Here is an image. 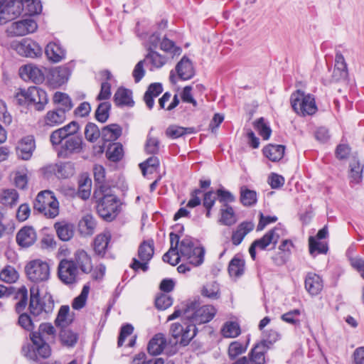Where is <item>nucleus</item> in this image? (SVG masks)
<instances>
[{"instance_id":"13d9d810","label":"nucleus","mask_w":364,"mask_h":364,"mask_svg":"<svg viewBox=\"0 0 364 364\" xmlns=\"http://www.w3.org/2000/svg\"><path fill=\"white\" fill-rule=\"evenodd\" d=\"M255 128L258 131L259 134L263 138L264 140H267L271 135L272 129L271 128L264 122V119L263 117H260L257 119L255 123Z\"/></svg>"},{"instance_id":"c9c22d12","label":"nucleus","mask_w":364,"mask_h":364,"mask_svg":"<svg viewBox=\"0 0 364 364\" xmlns=\"http://www.w3.org/2000/svg\"><path fill=\"white\" fill-rule=\"evenodd\" d=\"M240 200L245 207L254 206L257 202V192L247 188L246 186H242L240 188Z\"/></svg>"},{"instance_id":"f257e3e1","label":"nucleus","mask_w":364,"mask_h":364,"mask_svg":"<svg viewBox=\"0 0 364 364\" xmlns=\"http://www.w3.org/2000/svg\"><path fill=\"white\" fill-rule=\"evenodd\" d=\"M100 193L102 197L96 205L97 214L106 221H112L120 211L119 198L112 193V188L108 186H100Z\"/></svg>"},{"instance_id":"0eeeda50","label":"nucleus","mask_w":364,"mask_h":364,"mask_svg":"<svg viewBox=\"0 0 364 364\" xmlns=\"http://www.w3.org/2000/svg\"><path fill=\"white\" fill-rule=\"evenodd\" d=\"M82 136L65 137L55 147H53L58 158L71 159L74 155L80 154L83 150Z\"/></svg>"},{"instance_id":"e2e57ef3","label":"nucleus","mask_w":364,"mask_h":364,"mask_svg":"<svg viewBox=\"0 0 364 364\" xmlns=\"http://www.w3.org/2000/svg\"><path fill=\"white\" fill-rule=\"evenodd\" d=\"M0 279L7 283H12L18 279V273L14 268L7 267L0 272Z\"/></svg>"},{"instance_id":"774afa93","label":"nucleus","mask_w":364,"mask_h":364,"mask_svg":"<svg viewBox=\"0 0 364 364\" xmlns=\"http://www.w3.org/2000/svg\"><path fill=\"white\" fill-rule=\"evenodd\" d=\"M166 134L172 139H177L186 134L185 127L171 125L167 128Z\"/></svg>"},{"instance_id":"2f4dec72","label":"nucleus","mask_w":364,"mask_h":364,"mask_svg":"<svg viewBox=\"0 0 364 364\" xmlns=\"http://www.w3.org/2000/svg\"><path fill=\"white\" fill-rule=\"evenodd\" d=\"M58 237L62 241H69L74 235L73 224L65 222H58L54 225Z\"/></svg>"},{"instance_id":"39448f33","label":"nucleus","mask_w":364,"mask_h":364,"mask_svg":"<svg viewBox=\"0 0 364 364\" xmlns=\"http://www.w3.org/2000/svg\"><path fill=\"white\" fill-rule=\"evenodd\" d=\"M33 209L48 218H54L59 214V203L51 191H43L37 195Z\"/></svg>"},{"instance_id":"4d7b16f0","label":"nucleus","mask_w":364,"mask_h":364,"mask_svg":"<svg viewBox=\"0 0 364 364\" xmlns=\"http://www.w3.org/2000/svg\"><path fill=\"white\" fill-rule=\"evenodd\" d=\"M169 236L171 247L168 251L166 252L162 257V259L164 262H169L170 254H172L173 252H177L178 247L181 242L180 236L178 234L171 232Z\"/></svg>"},{"instance_id":"dca6fc26","label":"nucleus","mask_w":364,"mask_h":364,"mask_svg":"<svg viewBox=\"0 0 364 364\" xmlns=\"http://www.w3.org/2000/svg\"><path fill=\"white\" fill-rule=\"evenodd\" d=\"M46 73V80L48 85L57 89L65 84L70 75V70H44Z\"/></svg>"},{"instance_id":"bb28decb","label":"nucleus","mask_w":364,"mask_h":364,"mask_svg":"<svg viewBox=\"0 0 364 364\" xmlns=\"http://www.w3.org/2000/svg\"><path fill=\"white\" fill-rule=\"evenodd\" d=\"M163 92L162 84L154 82L149 85L144 95V100L149 109L154 105V97H158Z\"/></svg>"},{"instance_id":"49530a36","label":"nucleus","mask_w":364,"mask_h":364,"mask_svg":"<svg viewBox=\"0 0 364 364\" xmlns=\"http://www.w3.org/2000/svg\"><path fill=\"white\" fill-rule=\"evenodd\" d=\"M62 343L67 346H74L77 341V334L71 330L62 327L59 335Z\"/></svg>"},{"instance_id":"8fccbe9b","label":"nucleus","mask_w":364,"mask_h":364,"mask_svg":"<svg viewBox=\"0 0 364 364\" xmlns=\"http://www.w3.org/2000/svg\"><path fill=\"white\" fill-rule=\"evenodd\" d=\"M102 130L92 122H88L85 128V139L90 142L96 141L101 136Z\"/></svg>"},{"instance_id":"a878e982","label":"nucleus","mask_w":364,"mask_h":364,"mask_svg":"<svg viewBox=\"0 0 364 364\" xmlns=\"http://www.w3.org/2000/svg\"><path fill=\"white\" fill-rule=\"evenodd\" d=\"M166 345V341L162 333L156 334L149 342L148 353L151 355H160Z\"/></svg>"},{"instance_id":"a211bd4d","label":"nucleus","mask_w":364,"mask_h":364,"mask_svg":"<svg viewBox=\"0 0 364 364\" xmlns=\"http://www.w3.org/2000/svg\"><path fill=\"white\" fill-rule=\"evenodd\" d=\"M166 62V58L155 50L149 51L144 59L138 62L134 68H144V67H152L160 68Z\"/></svg>"},{"instance_id":"c03bdc74","label":"nucleus","mask_w":364,"mask_h":364,"mask_svg":"<svg viewBox=\"0 0 364 364\" xmlns=\"http://www.w3.org/2000/svg\"><path fill=\"white\" fill-rule=\"evenodd\" d=\"M309 253L314 256V254H326L328 247L326 242L318 241L314 237L311 236L309 238Z\"/></svg>"},{"instance_id":"f704fd0d","label":"nucleus","mask_w":364,"mask_h":364,"mask_svg":"<svg viewBox=\"0 0 364 364\" xmlns=\"http://www.w3.org/2000/svg\"><path fill=\"white\" fill-rule=\"evenodd\" d=\"M110 240L111 234L109 232L100 234L95 238L94 250L97 255L101 257L105 255Z\"/></svg>"},{"instance_id":"aec40b11","label":"nucleus","mask_w":364,"mask_h":364,"mask_svg":"<svg viewBox=\"0 0 364 364\" xmlns=\"http://www.w3.org/2000/svg\"><path fill=\"white\" fill-rule=\"evenodd\" d=\"M36 239V230L31 226H24L21 228L16 237L17 244L22 247H28L33 245Z\"/></svg>"},{"instance_id":"864d4df0","label":"nucleus","mask_w":364,"mask_h":364,"mask_svg":"<svg viewBox=\"0 0 364 364\" xmlns=\"http://www.w3.org/2000/svg\"><path fill=\"white\" fill-rule=\"evenodd\" d=\"M90 287L88 284L84 285L81 293L79 296L73 299L72 306L75 310H80L85 306L86 301L88 296Z\"/></svg>"},{"instance_id":"b1692460","label":"nucleus","mask_w":364,"mask_h":364,"mask_svg":"<svg viewBox=\"0 0 364 364\" xmlns=\"http://www.w3.org/2000/svg\"><path fill=\"white\" fill-rule=\"evenodd\" d=\"M66 119V113L58 108L48 111L44 117V124L47 127H56Z\"/></svg>"},{"instance_id":"09e8293b","label":"nucleus","mask_w":364,"mask_h":364,"mask_svg":"<svg viewBox=\"0 0 364 364\" xmlns=\"http://www.w3.org/2000/svg\"><path fill=\"white\" fill-rule=\"evenodd\" d=\"M107 159L113 162L119 161L123 157V147L120 143H114L107 151Z\"/></svg>"},{"instance_id":"6e6d98bb","label":"nucleus","mask_w":364,"mask_h":364,"mask_svg":"<svg viewBox=\"0 0 364 364\" xmlns=\"http://www.w3.org/2000/svg\"><path fill=\"white\" fill-rule=\"evenodd\" d=\"M160 48L166 53H170L173 55H178L181 53V48L175 45V43L166 37H164L160 43Z\"/></svg>"},{"instance_id":"4c0bfd02","label":"nucleus","mask_w":364,"mask_h":364,"mask_svg":"<svg viewBox=\"0 0 364 364\" xmlns=\"http://www.w3.org/2000/svg\"><path fill=\"white\" fill-rule=\"evenodd\" d=\"M154 253V241H143L138 250V256L141 261H150Z\"/></svg>"},{"instance_id":"de8ad7c7","label":"nucleus","mask_w":364,"mask_h":364,"mask_svg":"<svg viewBox=\"0 0 364 364\" xmlns=\"http://www.w3.org/2000/svg\"><path fill=\"white\" fill-rule=\"evenodd\" d=\"M82 232L86 235H92L96 227V221L91 215H85L79 223Z\"/></svg>"},{"instance_id":"338daca9","label":"nucleus","mask_w":364,"mask_h":364,"mask_svg":"<svg viewBox=\"0 0 364 364\" xmlns=\"http://www.w3.org/2000/svg\"><path fill=\"white\" fill-rule=\"evenodd\" d=\"M134 331V327L132 324L127 323L121 327L119 336L118 338L117 345L119 347L122 346L127 337L131 335Z\"/></svg>"},{"instance_id":"0e129e2a","label":"nucleus","mask_w":364,"mask_h":364,"mask_svg":"<svg viewBox=\"0 0 364 364\" xmlns=\"http://www.w3.org/2000/svg\"><path fill=\"white\" fill-rule=\"evenodd\" d=\"M159 144L160 141L157 138L150 136L149 134L145 144L146 153L153 155L157 154L159 151Z\"/></svg>"},{"instance_id":"f8f14e48","label":"nucleus","mask_w":364,"mask_h":364,"mask_svg":"<svg viewBox=\"0 0 364 364\" xmlns=\"http://www.w3.org/2000/svg\"><path fill=\"white\" fill-rule=\"evenodd\" d=\"M77 267L73 260L63 259L58 264V275L65 284H73L77 282Z\"/></svg>"},{"instance_id":"423d86ee","label":"nucleus","mask_w":364,"mask_h":364,"mask_svg":"<svg viewBox=\"0 0 364 364\" xmlns=\"http://www.w3.org/2000/svg\"><path fill=\"white\" fill-rule=\"evenodd\" d=\"M173 255H179L186 257L188 263L195 267L200 266L204 261L205 249L203 247H196L193 238L186 236L180 242L177 252Z\"/></svg>"},{"instance_id":"052dcab7","label":"nucleus","mask_w":364,"mask_h":364,"mask_svg":"<svg viewBox=\"0 0 364 364\" xmlns=\"http://www.w3.org/2000/svg\"><path fill=\"white\" fill-rule=\"evenodd\" d=\"M215 193L218 196V199L220 203H223V205H229V203H233L235 201V196L229 191L225 190L224 188H218Z\"/></svg>"},{"instance_id":"c85d7f7f","label":"nucleus","mask_w":364,"mask_h":364,"mask_svg":"<svg viewBox=\"0 0 364 364\" xmlns=\"http://www.w3.org/2000/svg\"><path fill=\"white\" fill-rule=\"evenodd\" d=\"M122 133V127L117 124H111L102 129L101 137L105 143L116 141Z\"/></svg>"},{"instance_id":"2eb2a0df","label":"nucleus","mask_w":364,"mask_h":364,"mask_svg":"<svg viewBox=\"0 0 364 364\" xmlns=\"http://www.w3.org/2000/svg\"><path fill=\"white\" fill-rule=\"evenodd\" d=\"M16 52L23 56L35 58L41 55L42 49L35 41L24 38L14 45Z\"/></svg>"},{"instance_id":"7ed1b4c3","label":"nucleus","mask_w":364,"mask_h":364,"mask_svg":"<svg viewBox=\"0 0 364 364\" xmlns=\"http://www.w3.org/2000/svg\"><path fill=\"white\" fill-rule=\"evenodd\" d=\"M217 311L212 305L200 306L199 301L194 300L186 303L183 311V317L196 324H203L210 321Z\"/></svg>"},{"instance_id":"5701e85b","label":"nucleus","mask_w":364,"mask_h":364,"mask_svg":"<svg viewBox=\"0 0 364 364\" xmlns=\"http://www.w3.org/2000/svg\"><path fill=\"white\" fill-rule=\"evenodd\" d=\"M45 53L48 60L54 63L60 62L65 57V50L55 43H48L46 47Z\"/></svg>"},{"instance_id":"c756f323","label":"nucleus","mask_w":364,"mask_h":364,"mask_svg":"<svg viewBox=\"0 0 364 364\" xmlns=\"http://www.w3.org/2000/svg\"><path fill=\"white\" fill-rule=\"evenodd\" d=\"M20 77L24 81H31L35 84H41L46 80V71L43 70H19Z\"/></svg>"},{"instance_id":"603ef678","label":"nucleus","mask_w":364,"mask_h":364,"mask_svg":"<svg viewBox=\"0 0 364 364\" xmlns=\"http://www.w3.org/2000/svg\"><path fill=\"white\" fill-rule=\"evenodd\" d=\"M240 333V327L236 322H226L222 328V333L226 338H235Z\"/></svg>"},{"instance_id":"4468645a","label":"nucleus","mask_w":364,"mask_h":364,"mask_svg":"<svg viewBox=\"0 0 364 364\" xmlns=\"http://www.w3.org/2000/svg\"><path fill=\"white\" fill-rule=\"evenodd\" d=\"M38 28L36 22L31 18H27L12 23L7 28L9 35L21 36L33 33Z\"/></svg>"},{"instance_id":"20e7f679","label":"nucleus","mask_w":364,"mask_h":364,"mask_svg":"<svg viewBox=\"0 0 364 364\" xmlns=\"http://www.w3.org/2000/svg\"><path fill=\"white\" fill-rule=\"evenodd\" d=\"M32 343H27L22 346L21 353L28 360L37 362L38 358H48L51 355L50 346L44 341L39 333H31Z\"/></svg>"},{"instance_id":"680f3d73","label":"nucleus","mask_w":364,"mask_h":364,"mask_svg":"<svg viewBox=\"0 0 364 364\" xmlns=\"http://www.w3.org/2000/svg\"><path fill=\"white\" fill-rule=\"evenodd\" d=\"M173 304V298L166 294L161 293L155 299V306L159 310H165Z\"/></svg>"},{"instance_id":"ddd939ff","label":"nucleus","mask_w":364,"mask_h":364,"mask_svg":"<svg viewBox=\"0 0 364 364\" xmlns=\"http://www.w3.org/2000/svg\"><path fill=\"white\" fill-rule=\"evenodd\" d=\"M79 131V124L75 121H72L63 127L52 132L50 135V141L53 147H55L65 137L81 136L78 134Z\"/></svg>"},{"instance_id":"4be33fe9","label":"nucleus","mask_w":364,"mask_h":364,"mask_svg":"<svg viewBox=\"0 0 364 364\" xmlns=\"http://www.w3.org/2000/svg\"><path fill=\"white\" fill-rule=\"evenodd\" d=\"M113 100L116 106L119 107H132L134 105V101L132 99V90L124 87H119L117 89L114 93Z\"/></svg>"},{"instance_id":"58836bf2","label":"nucleus","mask_w":364,"mask_h":364,"mask_svg":"<svg viewBox=\"0 0 364 364\" xmlns=\"http://www.w3.org/2000/svg\"><path fill=\"white\" fill-rule=\"evenodd\" d=\"M51 171H53L58 178H67L73 175L74 168L73 165L70 162L60 163L53 166L51 167Z\"/></svg>"},{"instance_id":"ea45409f","label":"nucleus","mask_w":364,"mask_h":364,"mask_svg":"<svg viewBox=\"0 0 364 364\" xmlns=\"http://www.w3.org/2000/svg\"><path fill=\"white\" fill-rule=\"evenodd\" d=\"M250 343V338L248 337L245 343L243 344L239 341H235L230 343L228 347V356L230 360L235 359L238 355L242 354L247 350Z\"/></svg>"},{"instance_id":"f03ea898","label":"nucleus","mask_w":364,"mask_h":364,"mask_svg":"<svg viewBox=\"0 0 364 364\" xmlns=\"http://www.w3.org/2000/svg\"><path fill=\"white\" fill-rule=\"evenodd\" d=\"M54 308V301L51 295L40 297L39 289L33 286L30 288L28 310L30 314L37 320L46 319Z\"/></svg>"},{"instance_id":"79ce46f5","label":"nucleus","mask_w":364,"mask_h":364,"mask_svg":"<svg viewBox=\"0 0 364 364\" xmlns=\"http://www.w3.org/2000/svg\"><path fill=\"white\" fill-rule=\"evenodd\" d=\"M111 104L109 102H100L95 112V118L99 122L105 123L109 117Z\"/></svg>"},{"instance_id":"a18cd8bd","label":"nucleus","mask_w":364,"mask_h":364,"mask_svg":"<svg viewBox=\"0 0 364 364\" xmlns=\"http://www.w3.org/2000/svg\"><path fill=\"white\" fill-rule=\"evenodd\" d=\"M159 166V159L157 156H152L139 164L142 174L145 176L148 173H152Z\"/></svg>"},{"instance_id":"37998d69","label":"nucleus","mask_w":364,"mask_h":364,"mask_svg":"<svg viewBox=\"0 0 364 364\" xmlns=\"http://www.w3.org/2000/svg\"><path fill=\"white\" fill-rule=\"evenodd\" d=\"M18 200V193L15 189H4L0 198V203L11 207L15 205Z\"/></svg>"},{"instance_id":"cd10ccee","label":"nucleus","mask_w":364,"mask_h":364,"mask_svg":"<svg viewBox=\"0 0 364 364\" xmlns=\"http://www.w3.org/2000/svg\"><path fill=\"white\" fill-rule=\"evenodd\" d=\"M349 178L351 183H359L363 178V165L360 164L356 154L353 155L349 164Z\"/></svg>"},{"instance_id":"473e14b6","label":"nucleus","mask_w":364,"mask_h":364,"mask_svg":"<svg viewBox=\"0 0 364 364\" xmlns=\"http://www.w3.org/2000/svg\"><path fill=\"white\" fill-rule=\"evenodd\" d=\"M220 218L218 222L226 226H232L237 219L233 208L230 205H223L220 210Z\"/></svg>"},{"instance_id":"72a5a7b5","label":"nucleus","mask_w":364,"mask_h":364,"mask_svg":"<svg viewBox=\"0 0 364 364\" xmlns=\"http://www.w3.org/2000/svg\"><path fill=\"white\" fill-rule=\"evenodd\" d=\"M284 145L269 144L263 149L264 155L272 161H279L284 154Z\"/></svg>"},{"instance_id":"69168bd1","label":"nucleus","mask_w":364,"mask_h":364,"mask_svg":"<svg viewBox=\"0 0 364 364\" xmlns=\"http://www.w3.org/2000/svg\"><path fill=\"white\" fill-rule=\"evenodd\" d=\"M69 311L70 308L68 306H62L60 308L57 318L55 320V324L57 327H65L68 324L66 319Z\"/></svg>"},{"instance_id":"9b49d317","label":"nucleus","mask_w":364,"mask_h":364,"mask_svg":"<svg viewBox=\"0 0 364 364\" xmlns=\"http://www.w3.org/2000/svg\"><path fill=\"white\" fill-rule=\"evenodd\" d=\"M23 11V4L19 0H0V24L17 18Z\"/></svg>"},{"instance_id":"a19ab883","label":"nucleus","mask_w":364,"mask_h":364,"mask_svg":"<svg viewBox=\"0 0 364 364\" xmlns=\"http://www.w3.org/2000/svg\"><path fill=\"white\" fill-rule=\"evenodd\" d=\"M16 298L18 301L15 305V311L18 314L23 313L28 305V291L25 287H21L16 292Z\"/></svg>"},{"instance_id":"3c124183","label":"nucleus","mask_w":364,"mask_h":364,"mask_svg":"<svg viewBox=\"0 0 364 364\" xmlns=\"http://www.w3.org/2000/svg\"><path fill=\"white\" fill-rule=\"evenodd\" d=\"M18 314V324L26 331H32L34 329L33 323L39 320H37V318L34 319L31 314H28L26 312Z\"/></svg>"},{"instance_id":"bf43d9fd","label":"nucleus","mask_w":364,"mask_h":364,"mask_svg":"<svg viewBox=\"0 0 364 364\" xmlns=\"http://www.w3.org/2000/svg\"><path fill=\"white\" fill-rule=\"evenodd\" d=\"M301 315V311L299 309H294L289 311L281 316V319L289 324L295 326H300V319L299 318Z\"/></svg>"},{"instance_id":"393cba45","label":"nucleus","mask_w":364,"mask_h":364,"mask_svg":"<svg viewBox=\"0 0 364 364\" xmlns=\"http://www.w3.org/2000/svg\"><path fill=\"white\" fill-rule=\"evenodd\" d=\"M245 261L241 255H235L230 261L228 271L230 277H240L245 273Z\"/></svg>"},{"instance_id":"f3484780","label":"nucleus","mask_w":364,"mask_h":364,"mask_svg":"<svg viewBox=\"0 0 364 364\" xmlns=\"http://www.w3.org/2000/svg\"><path fill=\"white\" fill-rule=\"evenodd\" d=\"M26 93L29 105H33L37 111L44 109L48 103V95L44 90L33 86L26 90Z\"/></svg>"},{"instance_id":"9d476101","label":"nucleus","mask_w":364,"mask_h":364,"mask_svg":"<svg viewBox=\"0 0 364 364\" xmlns=\"http://www.w3.org/2000/svg\"><path fill=\"white\" fill-rule=\"evenodd\" d=\"M281 230V228L275 227L269 230L261 238L254 240L249 247V252L251 258L253 260H255L256 248H258L260 250H264L268 246L272 245V249H274L280 238V234L279 232Z\"/></svg>"},{"instance_id":"5fc2aeb1","label":"nucleus","mask_w":364,"mask_h":364,"mask_svg":"<svg viewBox=\"0 0 364 364\" xmlns=\"http://www.w3.org/2000/svg\"><path fill=\"white\" fill-rule=\"evenodd\" d=\"M176 74L181 80H188L195 75V72L194 70H171L169 79L173 84L176 83Z\"/></svg>"},{"instance_id":"e433bc0d","label":"nucleus","mask_w":364,"mask_h":364,"mask_svg":"<svg viewBox=\"0 0 364 364\" xmlns=\"http://www.w3.org/2000/svg\"><path fill=\"white\" fill-rule=\"evenodd\" d=\"M53 101L55 104L60 105L59 109L64 111L65 113L71 110L73 107V104L70 96L64 92H56L53 97Z\"/></svg>"},{"instance_id":"1a4fd4ad","label":"nucleus","mask_w":364,"mask_h":364,"mask_svg":"<svg viewBox=\"0 0 364 364\" xmlns=\"http://www.w3.org/2000/svg\"><path fill=\"white\" fill-rule=\"evenodd\" d=\"M25 272L28 279L34 283L46 282L50 277V267L41 259L30 261L25 267Z\"/></svg>"},{"instance_id":"6ab92c4d","label":"nucleus","mask_w":364,"mask_h":364,"mask_svg":"<svg viewBox=\"0 0 364 364\" xmlns=\"http://www.w3.org/2000/svg\"><path fill=\"white\" fill-rule=\"evenodd\" d=\"M36 148L34 137L31 135L21 139L16 147V154L23 160H28L31 158Z\"/></svg>"},{"instance_id":"7c9ffc66","label":"nucleus","mask_w":364,"mask_h":364,"mask_svg":"<svg viewBox=\"0 0 364 364\" xmlns=\"http://www.w3.org/2000/svg\"><path fill=\"white\" fill-rule=\"evenodd\" d=\"M74 261L84 273H89L92 269V264L90 257L83 250H77L75 254Z\"/></svg>"},{"instance_id":"6e6552de","label":"nucleus","mask_w":364,"mask_h":364,"mask_svg":"<svg viewBox=\"0 0 364 364\" xmlns=\"http://www.w3.org/2000/svg\"><path fill=\"white\" fill-rule=\"evenodd\" d=\"M290 100L293 109L299 114L311 115L317 110L314 98L299 90L291 94Z\"/></svg>"},{"instance_id":"412c9836","label":"nucleus","mask_w":364,"mask_h":364,"mask_svg":"<svg viewBox=\"0 0 364 364\" xmlns=\"http://www.w3.org/2000/svg\"><path fill=\"white\" fill-rule=\"evenodd\" d=\"M306 290L311 295H318L323 287L322 278L314 272H308L304 280Z\"/></svg>"}]
</instances>
